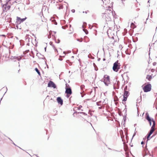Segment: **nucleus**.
I'll list each match as a JSON object with an SVG mask.
<instances>
[{
    "instance_id": "f257e3e1",
    "label": "nucleus",
    "mask_w": 157,
    "mask_h": 157,
    "mask_svg": "<svg viewBox=\"0 0 157 157\" xmlns=\"http://www.w3.org/2000/svg\"><path fill=\"white\" fill-rule=\"evenodd\" d=\"M101 81L103 82L106 86H108L110 83L109 76L106 75H104L103 78L101 80Z\"/></svg>"
},
{
    "instance_id": "f03ea898",
    "label": "nucleus",
    "mask_w": 157,
    "mask_h": 157,
    "mask_svg": "<svg viewBox=\"0 0 157 157\" xmlns=\"http://www.w3.org/2000/svg\"><path fill=\"white\" fill-rule=\"evenodd\" d=\"M109 12L110 13H107L106 12L104 13H103L102 15L103 18L105 19L106 21H109L111 20V16L112 14L111 13L110 10H109Z\"/></svg>"
},
{
    "instance_id": "7ed1b4c3",
    "label": "nucleus",
    "mask_w": 157,
    "mask_h": 157,
    "mask_svg": "<svg viewBox=\"0 0 157 157\" xmlns=\"http://www.w3.org/2000/svg\"><path fill=\"white\" fill-rule=\"evenodd\" d=\"M145 119L149 122L150 125L151 126L152 124V122L153 123V125L154 122L155 123V121L154 120L153 118H151L149 116L148 113L147 112L145 114Z\"/></svg>"
},
{
    "instance_id": "20e7f679",
    "label": "nucleus",
    "mask_w": 157,
    "mask_h": 157,
    "mask_svg": "<svg viewBox=\"0 0 157 157\" xmlns=\"http://www.w3.org/2000/svg\"><path fill=\"white\" fill-rule=\"evenodd\" d=\"M155 127V123L154 122L153 125H152L151 128V129L150 131H149L148 133L147 134V140H149L150 139L152 138V137H151L150 138V137L151 135L152 134L154 131V128Z\"/></svg>"
},
{
    "instance_id": "39448f33",
    "label": "nucleus",
    "mask_w": 157,
    "mask_h": 157,
    "mask_svg": "<svg viewBox=\"0 0 157 157\" xmlns=\"http://www.w3.org/2000/svg\"><path fill=\"white\" fill-rule=\"evenodd\" d=\"M118 60L115 62L113 64V71L116 72H117L120 68V66L118 65Z\"/></svg>"
},
{
    "instance_id": "423d86ee",
    "label": "nucleus",
    "mask_w": 157,
    "mask_h": 157,
    "mask_svg": "<svg viewBox=\"0 0 157 157\" xmlns=\"http://www.w3.org/2000/svg\"><path fill=\"white\" fill-rule=\"evenodd\" d=\"M151 84L148 83L143 87V90L145 92H147L151 91Z\"/></svg>"
},
{
    "instance_id": "0eeeda50",
    "label": "nucleus",
    "mask_w": 157,
    "mask_h": 157,
    "mask_svg": "<svg viewBox=\"0 0 157 157\" xmlns=\"http://www.w3.org/2000/svg\"><path fill=\"white\" fill-rule=\"evenodd\" d=\"M129 95V92L128 91L126 90V87H125L124 89V93L123 95V101H126L127 100V98L128 97V96Z\"/></svg>"
},
{
    "instance_id": "6e6552de",
    "label": "nucleus",
    "mask_w": 157,
    "mask_h": 157,
    "mask_svg": "<svg viewBox=\"0 0 157 157\" xmlns=\"http://www.w3.org/2000/svg\"><path fill=\"white\" fill-rule=\"evenodd\" d=\"M48 86V87H52L54 89L56 88V86L55 84L53 82L51 81H49V82Z\"/></svg>"
},
{
    "instance_id": "1a4fd4ad",
    "label": "nucleus",
    "mask_w": 157,
    "mask_h": 157,
    "mask_svg": "<svg viewBox=\"0 0 157 157\" xmlns=\"http://www.w3.org/2000/svg\"><path fill=\"white\" fill-rule=\"evenodd\" d=\"M17 23L19 22V24H20L21 22H22L24 21L27 18V17H25L24 18H21L20 17H17Z\"/></svg>"
},
{
    "instance_id": "9d476101",
    "label": "nucleus",
    "mask_w": 157,
    "mask_h": 157,
    "mask_svg": "<svg viewBox=\"0 0 157 157\" xmlns=\"http://www.w3.org/2000/svg\"><path fill=\"white\" fill-rule=\"evenodd\" d=\"M120 84V82L119 81H117V83L115 82L113 84V87L114 89H118Z\"/></svg>"
},
{
    "instance_id": "9b49d317",
    "label": "nucleus",
    "mask_w": 157,
    "mask_h": 157,
    "mask_svg": "<svg viewBox=\"0 0 157 157\" xmlns=\"http://www.w3.org/2000/svg\"><path fill=\"white\" fill-rule=\"evenodd\" d=\"M56 100L58 104L61 105H62L63 104V101L60 97H57Z\"/></svg>"
},
{
    "instance_id": "f8f14e48",
    "label": "nucleus",
    "mask_w": 157,
    "mask_h": 157,
    "mask_svg": "<svg viewBox=\"0 0 157 157\" xmlns=\"http://www.w3.org/2000/svg\"><path fill=\"white\" fill-rule=\"evenodd\" d=\"M66 91L65 93L67 94H69V95H71L72 94V91L71 89V87H69V88H65Z\"/></svg>"
},
{
    "instance_id": "ddd939ff",
    "label": "nucleus",
    "mask_w": 157,
    "mask_h": 157,
    "mask_svg": "<svg viewBox=\"0 0 157 157\" xmlns=\"http://www.w3.org/2000/svg\"><path fill=\"white\" fill-rule=\"evenodd\" d=\"M3 8V11H4L6 12L8 10H9L11 8L10 5H9L7 6H4Z\"/></svg>"
},
{
    "instance_id": "4468645a",
    "label": "nucleus",
    "mask_w": 157,
    "mask_h": 157,
    "mask_svg": "<svg viewBox=\"0 0 157 157\" xmlns=\"http://www.w3.org/2000/svg\"><path fill=\"white\" fill-rule=\"evenodd\" d=\"M147 154H148V153H147L145 150H144L142 153V155L143 157H144Z\"/></svg>"
},
{
    "instance_id": "2eb2a0df",
    "label": "nucleus",
    "mask_w": 157,
    "mask_h": 157,
    "mask_svg": "<svg viewBox=\"0 0 157 157\" xmlns=\"http://www.w3.org/2000/svg\"><path fill=\"white\" fill-rule=\"evenodd\" d=\"M146 78L149 81H150L152 78V76L151 75H147V76Z\"/></svg>"
},
{
    "instance_id": "dca6fc26",
    "label": "nucleus",
    "mask_w": 157,
    "mask_h": 157,
    "mask_svg": "<svg viewBox=\"0 0 157 157\" xmlns=\"http://www.w3.org/2000/svg\"><path fill=\"white\" fill-rule=\"evenodd\" d=\"M35 70L36 72L37 73V74H38V75H40V73L39 71V70L37 67H36L35 68Z\"/></svg>"
},
{
    "instance_id": "f3484780",
    "label": "nucleus",
    "mask_w": 157,
    "mask_h": 157,
    "mask_svg": "<svg viewBox=\"0 0 157 157\" xmlns=\"http://www.w3.org/2000/svg\"><path fill=\"white\" fill-rule=\"evenodd\" d=\"M10 1L9 2V4L10 5H12L14 2H16V1Z\"/></svg>"
},
{
    "instance_id": "a211bd4d",
    "label": "nucleus",
    "mask_w": 157,
    "mask_h": 157,
    "mask_svg": "<svg viewBox=\"0 0 157 157\" xmlns=\"http://www.w3.org/2000/svg\"><path fill=\"white\" fill-rule=\"evenodd\" d=\"M9 3H7V2H6V3H5L4 4H3L2 5V7H4V6H8V5H9Z\"/></svg>"
},
{
    "instance_id": "6ab92c4d",
    "label": "nucleus",
    "mask_w": 157,
    "mask_h": 157,
    "mask_svg": "<svg viewBox=\"0 0 157 157\" xmlns=\"http://www.w3.org/2000/svg\"><path fill=\"white\" fill-rule=\"evenodd\" d=\"M78 113H79V114H84V115H87V114L86 113H85V112H79Z\"/></svg>"
},
{
    "instance_id": "aec40b11",
    "label": "nucleus",
    "mask_w": 157,
    "mask_h": 157,
    "mask_svg": "<svg viewBox=\"0 0 157 157\" xmlns=\"http://www.w3.org/2000/svg\"><path fill=\"white\" fill-rule=\"evenodd\" d=\"M83 30L86 34H87L88 33V32L87 30L86 29H83Z\"/></svg>"
},
{
    "instance_id": "412c9836",
    "label": "nucleus",
    "mask_w": 157,
    "mask_h": 157,
    "mask_svg": "<svg viewBox=\"0 0 157 157\" xmlns=\"http://www.w3.org/2000/svg\"><path fill=\"white\" fill-rule=\"evenodd\" d=\"M69 87H70L69 86V85L67 83H66L65 88H69Z\"/></svg>"
},
{
    "instance_id": "4be33fe9",
    "label": "nucleus",
    "mask_w": 157,
    "mask_h": 157,
    "mask_svg": "<svg viewBox=\"0 0 157 157\" xmlns=\"http://www.w3.org/2000/svg\"><path fill=\"white\" fill-rule=\"evenodd\" d=\"M77 40L78 41H79L80 42H82V39H77Z\"/></svg>"
},
{
    "instance_id": "5701e85b",
    "label": "nucleus",
    "mask_w": 157,
    "mask_h": 157,
    "mask_svg": "<svg viewBox=\"0 0 157 157\" xmlns=\"http://www.w3.org/2000/svg\"><path fill=\"white\" fill-rule=\"evenodd\" d=\"M56 42L57 43H59L60 42V40L59 39H58L57 41L55 40Z\"/></svg>"
},
{
    "instance_id": "b1692460",
    "label": "nucleus",
    "mask_w": 157,
    "mask_h": 157,
    "mask_svg": "<svg viewBox=\"0 0 157 157\" xmlns=\"http://www.w3.org/2000/svg\"><path fill=\"white\" fill-rule=\"evenodd\" d=\"M126 115H124V117H123V119H124V121H125L126 120Z\"/></svg>"
},
{
    "instance_id": "393cba45",
    "label": "nucleus",
    "mask_w": 157,
    "mask_h": 157,
    "mask_svg": "<svg viewBox=\"0 0 157 157\" xmlns=\"http://www.w3.org/2000/svg\"><path fill=\"white\" fill-rule=\"evenodd\" d=\"M16 59L20 61L21 60V58H19L18 57H16Z\"/></svg>"
},
{
    "instance_id": "a878e982",
    "label": "nucleus",
    "mask_w": 157,
    "mask_h": 157,
    "mask_svg": "<svg viewBox=\"0 0 157 157\" xmlns=\"http://www.w3.org/2000/svg\"><path fill=\"white\" fill-rule=\"evenodd\" d=\"M84 87V86L83 85H81L80 86L81 89L82 90L83 88Z\"/></svg>"
},
{
    "instance_id": "bb28decb",
    "label": "nucleus",
    "mask_w": 157,
    "mask_h": 157,
    "mask_svg": "<svg viewBox=\"0 0 157 157\" xmlns=\"http://www.w3.org/2000/svg\"><path fill=\"white\" fill-rule=\"evenodd\" d=\"M82 107V106L81 105L79 106L78 107V110H80V109Z\"/></svg>"
},
{
    "instance_id": "cd10ccee",
    "label": "nucleus",
    "mask_w": 157,
    "mask_h": 157,
    "mask_svg": "<svg viewBox=\"0 0 157 157\" xmlns=\"http://www.w3.org/2000/svg\"><path fill=\"white\" fill-rule=\"evenodd\" d=\"M71 11L72 13H74L75 12V10L74 9H72L71 10Z\"/></svg>"
},
{
    "instance_id": "c85d7f7f",
    "label": "nucleus",
    "mask_w": 157,
    "mask_h": 157,
    "mask_svg": "<svg viewBox=\"0 0 157 157\" xmlns=\"http://www.w3.org/2000/svg\"><path fill=\"white\" fill-rule=\"evenodd\" d=\"M156 64V62H154L153 63V66H155Z\"/></svg>"
},
{
    "instance_id": "c756f323",
    "label": "nucleus",
    "mask_w": 157,
    "mask_h": 157,
    "mask_svg": "<svg viewBox=\"0 0 157 157\" xmlns=\"http://www.w3.org/2000/svg\"><path fill=\"white\" fill-rule=\"evenodd\" d=\"M69 60H67L66 61V62L67 63H69Z\"/></svg>"
},
{
    "instance_id": "7c9ffc66",
    "label": "nucleus",
    "mask_w": 157,
    "mask_h": 157,
    "mask_svg": "<svg viewBox=\"0 0 157 157\" xmlns=\"http://www.w3.org/2000/svg\"><path fill=\"white\" fill-rule=\"evenodd\" d=\"M122 103L124 104H125V101H123V99L122 100Z\"/></svg>"
},
{
    "instance_id": "2f4dec72",
    "label": "nucleus",
    "mask_w": 157,
    "mask_h": 157,
    "mask_svg": "<svg viewBox=\"0 0 157 157\" xmlns=\"http://www.w3.org/2000/svg\"><path fill=\"white\" fill-rule=\"evenodd\" d=\"M16 27L17 28V29H19V26H18V25H17L16 26Z\"/></svg>"
},
{
    "instance_id": "473e14b6",
    "label": "nucleus",
    "mask_w": 157,
    "mask_h": 157,
    "mask_svg": "<svg viewBox=\"0 0 157 157\" xmlns=\"http://www.w3.org/2000/svg\"><path fill=\"white\" fill-rule=\"evenodd\" d=\"M149 13H148V17L147 18V19H146V21H147V20L148 19V17H149ZM145 24H146V23H147V21H146V22H145Z\"/></svg>"
},
{
    "instance_id": "72a5a7b5",
    "label": "nucleus",
    "mask_w": 157,
    "mask_h": 157,
    "mask_svg": "<svg viewBox=\"0 0 157 157\" xmlns=\"http://www.w3.org/2000/svg\"><path fill=\"white\" fill-rule=\"evenodd\" d=\"M59 60L60 61H62L63 60V59L61 58H59Z\"/></svg>"
},
{
    "instance_id": "f704fd0d",
    "label": "nucleus",
    "mask_w": 157,
    "mask_h": 157,
    "mask_svg": "<svg viewBox=\"0 0 157 157\" xmlns=\"http://www.w3.org/2000/svg\"><path fill=\"white\" fill-rule=\"evenodd\" d=\"M124 111H125V113H126V111H127V109L126 108L125 109H124Z\"/></svg>"
},
{
    "instance_id": "c9c22d12",
    "label": "nucleus",
    "mask_w": 157,
    "mask_h": 157,
    "mask_svg": "<svg viewBox=\"0 0 157 157\" xmlns=\"http://www.w3.org/2000/svg\"><path fill=\"white\" fill-rule=\"evenodd\" d=\"M144 142L143 141H142L141 142V144H144Z\"/></svg>"
},
{
    "instance_id": "e433bc0d",
    "label": "nucleus",
    "mask_w": 157,
    "mask_h": 157,
    "mask_svg": "<svg viewBox=\"0 0 157 157\" xmlns=\"http://www.w3.org/2000/svg\"><path fill=\"white\" fill-rule=\"evenodd\" d=\"M70 95H69V94H67V98H68L69 97Z\"/></svg>"
},
{
    "instance_id": "4c0bfd02",
    "label": "nucleus",
    "mask_w": 157,
    "mask_h": 157,
    "mask_svg": "<svg viewBox=\"0 0 157 157\" xmlns=\"http://www.w3.org/2000/svg\"><path fill=\"white\" fill-rule=\"evenodd\" d=\"M50 45H52V42H50Z\"/></svg>"
},
{
    "instance_id": "58836bf2",
    "label": "nucleus",
    "mask_w": 157,
    "mask_h": 157,
    "mask_svg": "<svg viewBox=\"0 0 157 157\" xmlns=\"http://www.w3.org/2000/svg\"><path fill=\"white\" fill-rule=\"evenodd\" d=\"M54 24L55 25H57V22L56 21H55V22L54 23Z\"/></svg>"
},
{
    "instance_id": "ea45409f",
    "label": "nucleus",
    "mask_w": 157,
    "mask_h": 157,
    "mask_svg": "<svg viewBox=\"0 0 157 157\" xmlns=\"http://www.w3.org/2000/svg\"><path fill=\"white\" fill-rule=\"evenodd\" d=\"M45 63H46V65L47 68H48V65L47 64L46 62H45Z\"/></svg>"
},
{
    "instance_id": "a19ab883",
    "label": "nucleus",
    "mask_w": 157,
    "mask_h": 157,
    "mask_svg": "<svg viewBox=\"0 0 157 157\" xmlns=\"http://www.w3.org/2000/svg\"><path fill=\"white\" fill-rule=\"evenodd\" d=\"M134 24L133 23H131V25H134Z\"/></svg>"
},
{
    "instance_id": "79ce46f5",
    "label": "nucleus",
    "mask_w": 157,
    "mask_h": 157,
    "mask_svg": "<svg viewBox=\"0 0 157 157\" xmlns=\"http://www.w3.org/2000/svg\"><path fill=\"white\" fill-rule=\"evenodd\" d=\"M100 59H101L100 58H98V61H99L100 60Z\"/></svg>"
},
{
    "instance_id": "37998d69",
    "label": "nucleus",
    "mask_w": 157,
    "mask_h": 157,
    "mask_svg": "<svg viewBox=\"0 0 157 157\" xmlns=\"http://www.w3.org/2000/svg\"><path fill=\"white\" fill-rule=\"evenodd\" d=\"M135 135H136V133H135L133 135V137L134 136H135Z\"/></svg>"
},
{
    "instance_id": "c03bdc74",
    "label": "nucleus",
    "mask_w": 157,
    "mask_h": 157,
    "mask_svg": "<svg viewBox=\"0 0 157 157\" xmlns=\"http://www.w3.org/2000/svg\"><path fill=\"white\" fill-rule=\"evenodd\" d=\"M84 96V95H83L82 94H81V97H83Z\"/></svg>"
},
{
    "instance_id": "a18cd8bd",
    "label": "nucleus",
    "mask_w": 157,
    "mask_h": 157,
    "mask_svg": "<svg viewBox=\"0 0 157 157\" xmlns=\"http://www.w3.org/2000/svg\"><path fill=\"white\" fill-rule=\"evenodd\" d=\"M95 71H97L98 70V68L96 69L95 68Z\"/></svg>"
},
{
    "instance_id": "49530a36",
    "label": "nucleus",
    "mask_w": 157,
    "mask_h": 157,
    "mask_svg": "<svg viewBox=\"0 0 157 157\" xmlns=\"http://www.w3.org/2000/svg\"><path fill=\"white\" fill-rule=\"evenodd\" d=\"M103 61H105V58H104V59H103Z\"/></svg>"
},
{
    "instance_id": "de8ad7c7",
    "label": "nucleus",
    "mask_w": 157,
    "mask_h": 157,
    "mask_svg": "<svg viewBox=\"0 0 157 157\" xmlns=\"http://www.w3.org/2000/svg\"><path fill=\"white\" fill-rule=\"evenodd\" d=\"M29 50H27L26 51V52H29Z\"/></svg>"
},
{
    "instance_id": "09e8293b",
    "label": "nucleus",
    "mask_w": 157,
    "mask_h": 157,
    "mask_svg": "<svg viewBox=\"0 0 157 157\" xmlns=\"http://www.w3.org/2000/svg\"><path fill=\"white\" fill-rule=\"evenodd\" d=\"M46 47H45L44 48V50H45V51H46Z\"/></svg>"
},
{
    "instance_id": "8fccbe9b",
    "label": "nucleus",
    "mask_w": 157,
    "mask_h": 157,
    "mask_svg": "<svg viewBox=\"0 0 157 157\" xmlns=\"http://www.w3.org/2000/svg\"><path fill=\"white\" fill-rule=\"evenodd\" d=\"M52 47H53L54 49L55 48V46L53 45H52Z\"/></svg>"
},
{
    "instance_id": "3c124183",
    "label": "nucleus",
    "mask_w": 157,
    "mask_h": 157,
    "mask_svg": "<svg viewBox=\"0 0 157 157\" xmlns=\"http://www.w3.org/2000/svg\"><path fill=\"white\" fill-rule=\"evenodd\" d=\"M12 143H13V144L14 145H16V144L14 143L13 142Z\"/></svg>"
},
{
    "instance_id": "603ef678",
    "label": "nucleus",
    "mask_w": 157,
    "mask_h": 157,
    "mask_svg": "<svg viewBox=\"0 0 157 157\" xmlns=\"http://www.w3.org/2000/svg\"><path fill=\"white\" fill-rule=\"evenodd\" d=\"M14 46V45H13L12 46V48H13Z\"/></svg>"
},
{
    "instance_id": "864d4df0",
    "label": "nucleus",
    "mask_w": 157,
    "mask_h": 157,
    "mask_svg": "<svg viewBox=\"0 0 157 157\" xmlns=\"http://www.w3.org/2000/svg\"><path fill=\"white\" fill-rule=\"evenodd\" d=\"M97 105L98 106H99V105H99V104H98V103L97 102Z\"/></svg>"
},
{
    "instance_id": "5fc2aeb1",
    "label": "nucleus",
    "mask_w": 157,
    "mask_h": 157,
    "mask_svg": "<svg viewBox=\"0 0 157 157\" xmlns=\"http://www.w3.org/2000/svg\"><path fill=\"white\" fill-rule=\"evenodd\" d=\"M150 156H151V157H153V156H152V155L151 154L150 155Z\"/></svg>"
},
{
    "instance_id": "6e6d98bb",
    "label": "nucleus",
    "mask_w": 157,
    "mask_h": 157,
    "mask_svg": "<svg viewBox=\"0 0 157 157\" xmlns=\"http://www.w3.org/2000/svg\"><path fill=\"white\" fill-rule=\"evenodd\" d=\"M63 53L64 54H66L65 52H63Z\"/></svg>"
},
{
    "instance_id": "4d7b16f0",
    "label": "nucleus",
    "mask_w": 157,
    "mask_h": 157,
    "mask_svg": "<svg viewBox=\"0 0 157 157\" xmlns=\"http://www.w3.org/2000/svg\"><path fill=\"white\" fill-rule=\"evenodd\" d=\"M139 100H140V99H137V101H139Z\"/></svg>"
},
{
    "instance_id": "13d9d810",
    "label": "nucleus",
    "mask_w": 157,
    "mask_h": 157,
    "mask_svg": "<svg viewBox=\"0 0 157 157\" xmlns=\"http://www.w3.org/2000/svg\"><path fill=\"white\" fill-rule=\"evenodd\" d=\"M1 36H5V35H2Z\"/></svg>"
},
{
    "instance_id": "bf43d9fd",
    "label": "nucleus",
    "mask_w": 157,
    "mask_h": 157,
    "mask_svg": "<svg viewBox=\"0 0 157 157\" xmlns=\"http://www.w3.org/2000/svg\"><path fill=\"white\" fill-rule=\"evenodd\" d=\"M69 65H71V63H69Z\"/></svg>"
},
{
    "instance_id": "052dcab7",
    "label": "nucleus",
    "mask_w": 157,
    "mask_h": 157,
    "mask_svg": "<svg viewBox=\"0 0 157 157\" xmlns=\"http://www.w3.org/2000/svg\"><path fill=\"white\" fill-rule=\"evenodd\" d=\"M53 33H54L55 34L56 33V32L53 31Z\"/></svg>"
},
{
    "instance_id": "680f3d73",
    "label": "nucleus",
    "mask_w": 157,
    "mask_h": 157,
    "mask_svg": "<svg viewBox=\"0 0 157 157\" xmlns=\"http://www.w3.org/2000/svg\"><path fill=\"white\" fill-rule=\"evenodd\" d=\"M8 139L10 140H11V141H12V140H11L9 138H8Z\"/></svg>"
},
{
    "instance_id": "e2e57ef3",
    "label": "nucleus",
    "mask_w": 157,
    "mask_h": 157,
    "mask_svg": "<svg viewBox=\"0 0 157 157\" xmlns=\"http://www.w3.org/2000/svg\"><path fill=\"white\" fill-rule=\"evenodd\" d=\"M93 64L94 66V67H95V64L94 63Z\"/></svg>"
},
{
    "instance_id": "0e129e2a",
    "label": "nucleus",
    "mask_w": 157,
    "mask_h": 157,
    "mask_svg": "<svg viewBox=\"0 0 157 157\" xmlns=\"http://www.w3.org/2000/svg\"><path fill=\"white\" fill-rule=\"evenodd\" d=\"M133 42H136V41L134 40H133Z\"/></svg>"
},
{
    "instance_id": "69168bd1",
    "label": "nucleus",
    "mask_w": 157,
    "mask_h": 157,
    "mask_svg": "<svg viewBox=\"0 0 157 157\" xmlns=\"http://www.w3.org/2000/svg\"><path fill=\"white\" fill-rule=\"evenodd\" d=\"M87 11H86L85 12V13H87Z\"/></svg>"
},
{
    "instance_id": "338daca9",
    "label": "nucleus",
    "mask_w": 157,
    "mask_h": 157,
    "mask_svg": "<svg viewBox=\"0 0 157 157\" xmlns=\"http://www.w3.org/2000/svg\"><path fill=\"white\" fill-rule=\"evenodd\" d=\"M55 51H56L57 52H58V51L56 49H55Z\"/></svg>"
},
{
    "instance_id": "774afa93",
    "label": "nucleus",
    "mask_w": 157,
    "mask_h": 157,
    "mask_svg": "<svg viewBox=\"0 0 157 157\" xmlns=\"http://www.w3.org/2000/svg\"><path fill=\"white\" fill-rule=\"evenodd\" d=\"M32 35L33 36H34V35L33 34H32Z\"/></svg>"
}]
</instances>
